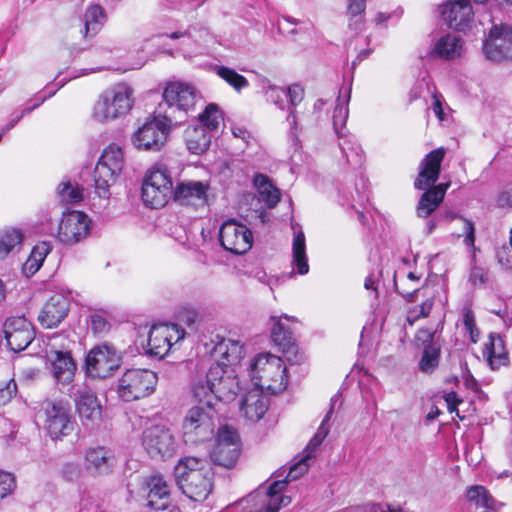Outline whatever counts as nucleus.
<instances>
[{"label": "nucleus", "mask_w": 512, "mask_h": 512, "mask_svg": "<svg viewBox=\"0 0 512 512\" xmlns=\"http://www.w3.org/2000/svg\"><path fill=\"white\" fill-rule=\"evenodd\" d=\"M341 394L337 393L331 398V407L321 425L319 426L316 434L310 440L304 450V455L290 466L288 474L284 480L274 481L266 491L261 489L249 494L247 497L241 499L236 507H240L242 512H278L283 506L290 504L291 499L284 496L281 492L284 490L287 482L297 480L308 470L307 461L313 456L317 447L327 436L329 429L327 423L335 409L336 403L340 400Z\"/></svg>", "instance_id": "1"}, {"label": "nucleus", "mask_w": 512, "mask_h": 512, "mask_svg": "<svg viewBox=\"0 0 512 512\" xmlns=\"http://www.w3.org/2000/svg\"><path fill=\"white\" fill-rule=\"evenodd\" d=\"M445 154V148H436L430 151L419 164L414 187L424 190L416 206V214L420 218H427L439 207L450 187V182L435 184L439 178Z\"/></svg>", "instance_id": "2"}, {"label": "nucleus", "mask_w": 512, "mask_h": 512, "mask_svg": "<svg viewBox=\"0 0 512 512\" xmlns=\"http://www.w3.org/2000/svg\"><path fill=\"white\" fill-rule=\"evenodd\" d=\"M179 488L188 498L202 502L207 499L213 487V471L206 459L184 457L174 469Z\"/></svg>", "instance_id": "3"}, {"label": "nucleus", "mask_w": 512, "mask_h": 512, "mask_svg": "<svg viewBox=\"0 0 512 512\" xmlns=\"http://www.w3.org/2000/svg\"><path fill=\"white\" fill-rule=\"evenodd\" d=\"M134 105V90L119 82L104 90L95 101L91 117L97 123H108L127 115Z\"/></svg>", "instance_id": "4"}, {"label": "nucleus", "mask_w": 512, "mask_h": 512, "mask_svg": "<svg viewBox=\"0 0 512 512\" xmlns=\"http://www.w3.org/2000/svg\"><path fill=\"white\" fill-rule=\"evenodd\" d=\"M195 397L211 399L214 405L218 401L229 402L240 391L239 380L233 370L223 368L221 365H211L205 380H199L193 387Z\"/></svg>", "instance_id": "5"}, {"label": "nucleus", "mask_w": 512, "mask_h": 512, "mask_svg": "<svg viewBox=\"0 0 512 512\" xmlns=\"http://www.w3.org/2000/svg\"><path fill=\"white\" fill-rule=\"evenodd\" d=\"M250 376L256 388L272 394L286 389L288 378L283 360L271 353H260L250 363Z\"/></svg>", "instance_id": "6"}, {"label": "nucleus", "mask_w": 512, "mask_h": 512, "mask_svg": "<svg viewBox=\"0 0 512 512\" xmlns=\"http://www.w3.org/2000/svg\"><path fill=\"white\" fill-rule=\"evenodd\" d=\"M198 404L187 412L183 421V433L187 441L202 442L211 438L217 415L211 399L195 397Z\"/></svg>", "instance_id": "7"}, {"label": "nucleus", "mask_w": 512, "mask_h": 512, "mask_svg": "<svg viewBox=\"0 0 512 512\" xmlns=\"http://www.w3.org/2000/svg\"><path fill=\"white\" fill-rule=\"evenodd\" d=\"M124 165L122 149L111 144L101 154L94 169L95 193L103 199H109L110 187L116 182Z\"/></svg>", "instance_id": "8"}, {"label": "nucleus", "mask_w": 512, "mask_h": 512, "mask_svg": "<svg viewBox=\"0 0 512 512\" xmlns=\"http://www.w3.org/2000/svg\"><path fill=\"white\" fill-rule=\"evenodd\" d=\"M43 422V428L53 440H60L71 434L75 428L70 406L67 402L45 400L38 414Z\"/></svg>", "instance_id": "9"}, {"label": "nucleus", "mask_w": 512, "mask_h": 512, "mask_svg": "<svg viewBox=\"0 0 512 512\" xmlns=\"http://www.w3.org/2000/svg\"><path fill=\"white\" fill-rule=\"evenodd\" d=\"M173 184L165 166L155 165L146 173L142 184V200L154 209L165 206L173 196Z\"/></svg>", "instance_id": "10"}, {"label": "nucleus", "mask_w": 512, "mask_h": 512, "mask_svg": "<svg viewBox=\"0 0 512 512\" xmlns=\"http://www.w3.org/2000/svg\"><path fill=\"white\" fill-rule=\"evenodd\" d=\"M157 374L148 369H128L118 380L117 393L125 402L136 401L152 394Z\"/></svg>", "instance_id": "11"}, {"label": "nucleus", "mask_w": 512, "mask_h": 512, "mask_svg": "<svg viewBox=\"0 0 512 512\" xmlns=\"http://www.w3.org/2000/svg\"><path fill=\"white\" fill-rule=\"evenodd\" d=\"M170 114L147 119L132 135V143L139 150L159 151L167 141L172 126Z\"/></svg>", "instance_id": "12"}, {"label": "nucleus", "mask_w": 512, "mask_h": 512, "mask_svg": "<svg viewBox=\"0 0 512 512\" xmlns=\"http://www.w3.org/2000/svg\"><path fill=\"white\" fill-rule=\"evenodd\" d=\"M197 97V91L191 84L168 82L163 91V100L168 107L165 114H170L175 124L183 122L187 113L194 108Z\"/></svg>", "instance_id": "13"}, {"label": "nucleus", "mask_w": 512, "mask_h": 512, "mask_svg": "<svg viewBox=\"0 0 512 512\" xmlns=\"http://www.w3.org/2000/svg\"><path fill=\"white\" fill-rule=\"evenodd\" d=\"M240 451L241 442L237 430L228 425L221 426L218 429L215 445L210 453V458L214 464L231 468L236 464Z\"/></svg>", "instance_id": "14"}, {"label": "nucleus", "mask_w": 512, "mask_h": 512, "mask_svg": "<svg viewBox=\"0 0 512 512\" xmlns=\"http://www.w3.org/2000/svg\"><path fill=\"white\" fill-rule=\"evenodd\" d=\"M120 365V353L113 345L107 343L93 347L85 359L87 374L95 378L111 376Z\"/></svg>", "instance_id": "15"}, {"label": "nucleus", "mask_w": 512, "mask_h": 512, "mask_svg": "<svg viewBox=\"0 0 512 512\" xmlns=\"http://www.w3.org/2000/svg\"><path fill=\"white\" fill-rule=\"evenodd\" d=\"M142 445L153 459L166 460L174 456L177 448L175 437L163 425H154L144 430Z\"/></svg>", "instance_id": "16"}, {"label": "nucleus", "mask_w": 512, "mask_h": 512, "mask_svg": "<svg viewBox=\"0 0 512 512\" xmlns=\"http://www.w3.org/2000/svg\"><path fill=\"white\" fill-rule=\"evenodd\" d=\"M291 320H294V317H290L286 314L279 317L272 316L270 318L272 323L271 339L273 343L278 346L279 350L284 354L286 360L290 364L294 365L303 362L305 357L304 354L299 351L298 346L295 344L291 328L284 322H289Z\"/></svg>", "instance_id": "17"}, {"label": "nucleus", "mask_w": 512, "mask_h": 512, "mask_svg": "<svg viewBox=\"0 0 512 512\" xmlns=\"http://www.w3.org/2000/svg\"><path fill=\"white\" fill-rule=\"evenodd\" d=\"M219 240L226 251L242 255L251 249L253 235L244 224L228 219L220 227Z\"/></svg>", "instance_id": "18"}, {"label": "nucleus", "mask_w": 512, "mask_h": 512, "mask_svg": "<svg viewBox=\"0 0 512 512\" xmlns=\"http://www.w3.org/2000/svg\"><path fill=\"white\" fill-rule=\"evenodd\" d=\"M91 231L90 218L81 211L63 213L57 231L60 242L73 245L84 240Z\"/></svg>", "instance_id": "19"}, {"label": "nucleus", "mask_w": 512, "mask_h": 512, "mask_svg": "<svg viewBox=\"0 0 512 512\" xmlns=\"http://www.w3.org/2000/svg\"><path fill=\"white\" fill-rule=\"evenodd\" d=\"M483 52L487 59L501 62L512 59V28L508 25H494L484 41Z\"/></svg>", "instance_id": "20"}, {"label": "nucleus", "mask_w": 512, "mask_h": 512, "mask_svg": "<svg viewBox=\"0 0 512 512\" xmlns=\"http://www.w3.org/2000/svg\"><path fill=\"white\" fill-rule=\"evenodd\" d=\"M75 407L84 427L94 429L99 426L102 420V406L93 390L78 389L75 394Z\"/></svg>", "instance_id": "21"}, {"label": "nucleus", "mask_w": 512, "mask_h": 512, "mask_svg": "<svg viewBox=\"0 0 512 512\" xmlns=\"http://www.w3.org/2000/svg\"><path fill=\"white\" fill-rule=\"evenodd\" d=\"M440 13L447 25L457 31L469 29L474 18L470 0H448L440 7Z\"/></svg>", "instance_id": "22"}, {"label": "nucleus", "mask_w": 512, "mask_h": 512, "mask_svg": "<svg viewBox=\"0 0 512 512\" xmlns=\"http://www.w3.org/2000/svg\"><path fill=\"white\" fill-rule=\"evenodd\" d=\"M69 309V295L64 292H55L42 307L38 320L43 328H55L67 317Z\"/></svg>", "instance_id": "23"}, {"label": "nucleus", "mask_w": 512, "mask_h": 512, "mask_svg": "<svg viewBox=\"0 0 512 512\" xmlns=\"http://www.w3.org/2000/svg\"><path fill=\"white\" fill-rule=\"evenodd\" d=\"M209 184L186 180L179 182L173 190V199L179 205L203 207L207 204Z\"/></svg>", "instance_id": "24"}, {"label": "nucleus", "mask_w": 512, "mask_h": 512, "mask_svg": "<svg viewBox=\"0 0 512 512\" xmlns=\"http://www.w3.org/2000/svg\"><path fill=\"white\" fill-rule=\"evenodd\" d=\"M147 506L153 510H165L171 503L170 486L163 475L153 474L144 482Z\"/></svg>", "instance_id": "25"}, {"label": "nucleus", "mask_w": 512, "mask_h": 512, "mask_svg": "<svg viewBox=\"0 0 512 512\" xmlns=\"http://www.w3.org/2000/svg\"><path fill=\"white\" fill-rule=\"evenodd\" d=\"M48 368L57 383L66 385L72 382L76 364L68 351L52 350L47 356Z\"/></svg>", "instance_id": "26"}, {"label": "nucleus", "mask_w": 512, "mask_h": 512, "mask_svg": "<svg viewBox=\"0 0 512 512\" xmlns=\"http://www.w3.org/2000/svg\"><path fill=\"white\" fill-rule=\"evenodd\" d=\"M268 407L269 399L258 388L248 391L240 401L241 415L251 422L262 419Z\"/></svg>", "instance_id": "27"}, {"label": "nucleus", "mask_w": 512, "mask_h": 512, "mask_svg": "<svg viewBox=\"0 0 512 512\" xmlns=\"http://www.w3.org/2000/svg\"><path fill=\"white\" fill-rule=\"evenodd\" d=\"M244 354V347L238 340L222 339L212 351V357L216 361L213 365H221L225 369L236 366L241 362Z\"/></svg>", "instance_id": "28"}, {"label": "nucleus", "mask_w": 512, "mask_h": 512, "mask_svg": "<svg viewBox=\"0 0 512 512\" xmlns=\"http://www.w3.org/2000/svg\"><path fill=\"white\" fill-rule=\"evenodd\" d=\"M115 463L113 452L105 447L98 446L86 451V469L94 474L105 475L112 472Z\"/></svg>", "instance_id": "29"}, {"label": "nucleus", "mask_w": 512, "mask_h": 512, "mask_svg": "<svg viewBox=\"0 0 512 512\" xmlns=\"http://www.w3.org/2000/svg\"><path fill=\"white\" fill-rule=\"evenodd\" d=\"M352 90V84L344 87L340 91V96L337 99V104L333 111V128L339 138H348L350 130L347 127L349 119V100Z\"/></svg>", "instance_id": "30"}, {"label": "nucleus", "mask_w": 512, "mask_h": 512, "mask_svg": "<svg viewBox=\"0 0 512 512\" xmlns=\"http://www.w3.org/2000/svg\"><path fill=\"white\" fill-rule=\"evenodd\" d=\"M483 355L493 370L508 363V354L505 349L504 340L499 334H490L489 341L483 349Z\"/></svg>", "instance_id": "31"}, {"label": "nucleus", "mask_w": 512, "mask_h": 512, "mask_svg": "<svg viewBox=\"0 0 512 512\" xmlns=\"http://www.w3.org/2000/svg\"><path fill=\"white\" fill-rule=\"evenodd\" d=\"M212 136L205 127L201 125L188 127L185 130V141L188 150L196 155L205 152L211 143Z\"/></svg>", "instance_id": "32"}, {"label": "nucleus", "mask_w": 512, "mask_h": 512, "mask_svg": "<svg viewBox=\"0 0 512 512\" xmlns=\"http://www.w3.org/2000/svg\"><path fill=\"white\" fill-rule=\"evenodd\" d=\"M463 50L461 38L454 34H445L441 36L434 44L433 54L444 59H454L459 57Z\"/></svg>", "instance_id": "33"}, {"label": "nucleus", "mask_w": 512, "mask_h": 512, "mask_svg": "<svg viewBox=\"0 0 512 512\" xmlns=\"http://www.w3.org/2000/svg\"><path fill=\"white\" fill-rule=\"evenodd\" d=\"M466 497L469 503V509L473 512H487V509H494L495 499L489 491L481 485H475L468 488Z\"/></svg>", "instance_id": "34"}, {"label": "nucleus", "mask_w": 512, "mask_h": 512, "mask_svg": "<svg viewBox=\"0 0 512 512\" xmlns=\"http://www.w3.org/2000/svg\"><path fill=\"white\" fill-rule=\"evenodd\" d=\"M166 331L162 324L152 326L148 336L149 354L162 358L171 349Z\"/></svg>", "instance_id": "35"}, {"label": "nucleus", "mask_w": 512, "mask_h": 512, "mask_svg": "<svg viewBox=\"0 0 512 512\" xmlns=\"http://www.w3.org/2000/svg\"><path fill=\"white\" fill-rule=\"evenodd\" d=\"M292 256V263L297 268L298 274H307L309 272V264L306 254L305 235L301 230L294 234L292 243Z\"/></svg>", "instance_id": "36"}, {"label": "nucleus", "mask_w": 512, "mask_h": 512, "mask_svg": "<svg viewBox=\"0 0 512 512\" xmlns=\"http://www.w3.org/2000/svg\"><path fill=\"white\" fill-rule=\"evenodd\" d=\"M286 90L287 98L289 99L290 105L292 107H296L304 98V90L300 85L293 84L289 86ZM290 129L289 135L293 141H297L298 138V128H297V117L295 114V109L291 108L289 110V114L286 118Z\"/></svg>", "instance_id": "37"}, {"label": "nucleus", "mask_w": 512, "mask_h": 512, "mask_svg": "<svg viewBox=\"0 0 512 512\" xmlns=\"http://www.w3.org/2000/svg\"><path fill=\"white\" fill-rule=\"evenodd\" d=\"M23 233L19 229L11 228L0 233V260L5 259L10 253H16L21 249Z\"/></svg>", "instance_id": "38"}, {"label": "nucleus", "mask_w": 512, "mask_h": 512, "mask_svg": "<svg viewBox=\"0 0 512 512\" xmlns=\"http://www.w3.org/2000/svg\"><path fill=\"white\" fill-rule=\"evenodd\" d=\"M254 185L258 190L261 199L267 204L269 208H273L280 200V190L277 189L263 174H257L254 177Z\"/></svg>", "instance_id": "39"}, {"label": "nucleus", "mask_w": 512, "mask_h": 512, "mask_svg": "<svg viewBox=\"0 0 512 512\" xmlns=\"http://www.w3.org/2000/svg\"><path fill=\"white\" fill-rule=\"evenodd\" d=\"M106 21L104 9L97 4L90 5L84 14L85 37L96 35Z\"/></svg>", "instance_id": "40"}, {"label": "nucleus", "mask_w": 512, "mask_h": 512, "mask_svg": "<svg viewBox=\"0 0 512 512\" xmlns=\"http://www.w3.org/2000/svg\"><path fill=\"white\" fill-rule=\"evenodd\" d=\"M51 248L47 242L37 244L31 251L30 256L22 266L23 273L29 277L34 275L42 266Z\"/></svg>", "instance_id": "41"}, {"label": "nucleus", "mask_w": 512, "mask_h": 512, "mask_svg": "<svg viewBox=\"0 0 512 512\" xmlns=\"http://www.w3.org/2000/svg\"><path fill=\"white\" fill-rule=\"evenodd\" d=\"M440 361V346L426 345L419 360L418 367L422 373L431 374L438 367Z\"/></svg>", "instance_id": "42"}, {"label": "nucleus", "mask_w": 512, "mask_h": 512, "mask_svg": "<svg viewBox=\"0 0 512 512\" xmlns=\"http://www.w3.org/2000/svg\"><path fill=\"white\" fill-rule=\"evenodd\" d=\"M379 337V329L376 324H368L363 327L358 344L359 354L365 356L376 346Z\"/></svg>", "instance_id": "43"}, {"label": "nucleus", "mask_w": 512, "mask_h": 512, "mask_svg": "<svg viewBox=\"0 0 512 512\" xmlns=\"http://www.w3.org/2000/svg\"><path fill=\"white\" fill-rule=\"evenodd\" d=\"M199 120L202 127H205L209 132L218 129L220 123L223 121V115L216 104H209L205 110L199 115Z\"/></svg>", "instance_id": "44"}, {"label": "nucleus", "mask_w": 512, "mask_h": 512, "mask_svg": "<svg viewBox=\"0 0 512 512\" xmlns=\"http://www.w3.org/2000/svg\"><path fill=\"white\" fill-rule=\"evenodd\" d=\"M8 346L14 352L24 350L33 340L34 332L33 329L16 331L4 334Z\"/></svg>", "instance_id": "45"}, {"label": "nucleus", "mask_w": 512, "mask_h": 512, "mask_svg": "<svg viewBox=\"0 0 512 512\" xmlns=\"http://www.w3.org/2000/svg\"><path fill=\"white\" fill-rule=\"evenodd\" d=\"M215 71L221 79H223L237 91H240L249 85L248 80L232 68L226 66H218L216 67Z\"/></svg>", "instance_id": "46"}, {"label": "nucleus", "mask_w": 512, "mask_h": 512, "mask_svg": "<svg viewBox=\"0 0 512 512\" xmlns=\"http://www.w3.org/2000/svg\"><path fill=\"white\" fill-rule=\"evenodd\" d=\"M57 194L61 201L66 203H77L83 199V189L78 184L62 182L57 188Z\"/></svg>", "instance_id": "47"}, {"label": "nucleus", "mask_w": 512, "mask_h": 512, "mask_svg": "<svg viewBox=\"0 0 512 512\" xmlns=\"http://www.w3.org/2000/svg\"><path fill=\"white\" fill-rule=\"evenodd\" d=\"M86 322L94 335L106 334L111 328L106 314L102 311L91 312Z\"/></svg>", "instance_id": "48"}, {"label": "nucleus", "mask_w": 512, "mask_h": 512, "mask_svg": "<svg viewBox=\"0 0 512 512\" xmlns=\"http://www.w3.org/2000/svg\"><path fill=\"white\" fill-rule=\"evenodd\" d=\"M434 305L433 299L428 298L420 305H416L412 308H410L407 312L406 321L413 325L416 321H418L421 318H426Z\"/></svg>", "instance_id": "49"}, {"label": "nucleus", "mask_w": 512, "mask_h": 512, "mask_svg": "<svg viewBox=\"0 0 512 512\" xmlns=\"http://www.w3.org/2000/svg\"><path fill=\"white\" fill-rule=\"evenodd\" d=\"M32 329L31 323L24 316L10 317L4 324V334Z\"/></svg>", "instance_id": "50"}, {"label": "nucleus", "mask_w": 512, "mask_h": 512, "mask_svg": "<svg viewBox=\"0 0 512 512\" xmlns=\"http://www.w3.org/2000/svg\"><path fill=\"white\" fill-rule=\"evenodd\" d=\"M447 217L451 219L458 218L463 223V235H464V243L467 247H474L475 242V228L472 221L463 218L462 216H458L456 214H447Z\"/></svg>", "instance_id": "51"}, {"label": "nucleus", "mask_w": 512, "mask_h": 512, "mask_svg": "<svg viewBox=\"0 0 512 512\" xmlns=\"http://www.w3.org/2000/svg\"><path fill=\"white\" fill-rule=\"evenodd\" d=\"M16 488V480L13 474L0 470V499L10 495Z\"/></svg>", "instance_id": "52"}, {"label": "nucleus", "mask_w": 512, "mask_h": 512, "mask_svg": "<svg viewBox=\"0 0 512 512\" xmlns=\"http://www.w3.org/2000/svg\"><path fill=\"white\" fill-rule=\"evenodd\" d=\"M463 325L473 343L479 338V330L476 327L475 316L472 310L466 309L463 313Z\"/></svg>", "instance_id": "53"}, {"label": "nucleus", "mask_w": 512, "mask_h": 512, "mask_svg": "<svg viewBox=\"0 0 512 512\" xmlns=\"http://www.w3.org/2000/svg\"><path fill=\"white\" fill-rule=\"evenodd\" d=\"M16 390V383L13 379L0 382V407L4 406L12 399Z\"/></svg>", "instance_id": "54"}, {"label": "nucleus", "mask_w": 512, "mask_h": 512, "mask_svg": "<svg viewBox=\"0 0 512 512\" xmlns=\"http://www.w3.org/2000/svg\"><path fill=\"white\" fill-rule=\"evenodd\" d=\"M163 328L167 330V341L170 344V348L173 344L181 341L185 336L184 329L180 328L177 324H162Z\"/></svg>", "instance_id": "55"}, {"label": "nucleus", "mask_w": 512, "mask_h": 512, "mask_svg": "<svg viewBox=\"0 0 512 512\" xmlns=\"http://www.w3.org/2000/svg\"><path fill=\"white\" fill-rule=\"evenodd\" d=\"M266 95L268 100L272 101L275 105H277L280 109H283L284 99L287 98L286 90L280 87L270 86Z\"/></svg>", "instance_id": "56"}, {"label": "nucleus", "mask_w": 512, "mask_h": 512, "mask_svg": "<svg viewBox=\"0 0 512 512\" xmlns=\"http://www.w3.org/2000/svg\"><path fill=\"white\" fill-rule=\"evenodd\" d=\"M444 103H445V100L442 95H440L438 93L432 94V103H431L430 109L433 111L435 116L441 122L445 121L447 118V115L444 111Z\"/></svg>", "instance_id": "57"}, {"label": "nucleus", "mask_w": 512, "mask_h": 512, "mask_svg": "<svg viewBox=\"0 0 512 512\" xmlns=\"http://www.w3.org/2000/svg\"><path fill=\"white\" fill-rule=\"evenodd\" d=\"M497 259L500 265L506 270H512V245H504L497 251Z\"/></svg>", "instance_id": "58"}, {"label": "nucleus", "mask_w": 512, "mask_h": 512, "mask_svg": "<svg viewBox=\"0 0 512 512\" xmlns=\"http://www.w3.org/2000/svg\"><path fill=\"white\" fill-rule=\"evenodd\" d=\"M434 336L435 331L428 328L419 329L416 333L417 341L421 342L424 347L426 345H438L434 341Z\"/></svg>", "instance_id": "59"}, {"label": "nucleus", "mask_w": 512, "mask_h": 512, "mask_svg": "<svg viewBox=\"0 0 512 512\" xmlns=\"http://www.w3.org/2000/svg\"><path fill=\"white\" fill-rule=\"evenodd\" d=\"M354 512H402V511H395L391 510L390 508L384 507L380 504H366L363 506H358L354 508Z\"/></svg>", "instance_id": "60"}, {"label": "nucleus", "mask_w": 512, "mask_h": 512, "mask_svg": "<svg viewBox=\"0 0 512 512\" xmlns=\"http://www.w3.org/2000/svg\"><path fill=\"white\" fill-rule=\"evenodd\" d=\"M470 281L473 285H481L486 281V273L481 268H473L470 273Z\"/></svg>", "instance_id": "61"}, {"label": "nucleus", "mask_w": 512, "mask_h": 512, "mask_svg": "<svg viewBox=\"0 0 512 512\" xmlns=\"http://www.w3.org/2000/svg\"><path fill=\"white\" fill-rule=\"evenodd\" d=\"M62 473H63L64 478H66L69 481H73L79 476L80 469L75 464H67L63 468Z\"/></svg>", "instance_id": "62"}, {"label": "nucleus", "mask_w": 512, "mask_h": 512, "mask_svg": "<svg viewBox=\"0 0 512 512\" xmlns=\"http://www.w3.org/2000/svg\"><path fill=\"white\" fill-rule=\"evenodd\" d=\"M498 204L502 207L512 206V186L507 187L499 196L497 200Z\"/></svg>", "instance_id": "63"}, {"label": "nucleus", "mask_w": 512, "mask_h": 512, "mask_svg": "<svg viewBox=\"0 0 512 512\" xmlns=\"http://www.w3.org/2000/svg\"><path fill=\"white\" fill-rule=\"evenodd\" d=\"M445 401L447 403V408L450 413H453L456 410L457 405L461 402L458 399L457 393L453 391L445 395Z\"/></svg>", "instance_id": "64"}]
</instances>
